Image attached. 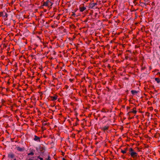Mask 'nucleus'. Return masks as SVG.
I'll list each match as a JSON object with an SVG mask.
<instances>
[{
    "mask_svg": "<svg viewBox=\"0 0 160 160\" xmlns=\"http://www.w3.org/2000/svg\"><path fill=\"white\" fill-rule=\"evenodd\" d=\"M42 5L41 7L45 6L50 8H51V7L52 5V3L49 1V0H48L46 2L42 1Z\"/></svg>",
    "mask_w": 160,
    "mask_h": 160,
    "instance_id": "nucleus-1",
    "label": "nucleus"
},
{
    "mask_svg": "<svg viewBox=\"0 0 160 160\" xmlns=\"http://www.w3.org/2000/svg\"><path fill=\"white\" fill-rule=\"evenodd\" d=\"M130 155L131 157L133 158L134 159H135L137 158L138 156V154L137 152H130Z\"/></svg>",
    "mask_w": 160,
    "mask_h": 160,
    "instance_id": "nucleus-2",
    "label": "nucleus"
},
{
    "mask_svg": "<svg viewBox=\"0 0 160 160\" xmlns=\"http://www.w3.org/2000/svg\"><path fill=\"white\" fill-rule=\"evenodd\" d=\"M97 5V3H91L89 5V8H92L95 6Z\"/></svg>",
    "mask_w": 160,
    "mask_h": 160,
    "instance_id": "nucleus-3",
    "label": "nucleus"
},
{
    "mask_svg": "<svg viewBox=\"0 0 160 160\" xmlns=\"http://www.w3.org/2000/svg\"><path fill=\"white\" fill-rule=\"evenodd\" d=\"M50 97L51 98V100L54 101L56 100L58 98V97L57 96H50Z\"/></svg>",
    "mask_w": 160,
    "mask_h": 160,
    "instance_id": "nucleus-4",
    "label": "nucleus"
},
{
    "mask_svg": "<svg viewBox=\"0 0 160 160\" xmlns=\"http://www.w3.org/2000/svg\"><path fill=\"white\" fill-rule=\"evenodd\" d=\"M109 127V126H105L102 128V130H103V131L105 132L106 130L108 129Z\"/></svg>",
    "mask_w": 160,
    "mask_h": 160,
    "instance_id": "nucleus-5",
    "label": "nucleus"
},
{
    "mask_svg": "<svg viewBox=\"0 0 160 160\" xmlns=\"http://www.w3.org/2000/svg\"><path fill=\"white\" fill-rule=\"evenodd\" d=\"M137 112L136 111V108H134L133 109V111L131 112H130L128 113V114H129L130 113H133L134 114H136Z\"/></svg>",
    "mask_w": 160,
    "mask_h": 160,
    "instance_id": "nucleus-6",
    "label": "nucleus"
},
{
    "mask_svg": "<svg viewBox=\"0 0 160 160\" xmlns=\"http://www.w3.org/2000/svg\"><path fill=\"white\" fill-rule=\"evenodd\" d=\"M17 150L19 151H22L24 150V148H21L19 147L16 148Z\"/></svg>",
    "mask_w": 160,
    "mask_h": 160,
    "instance_id": "nucleus-7",
    "label": "nucleus"
},
{
    "mask_svg": "<svg viewBox=\"0 0 160 160\" xmlns=\"http://www.w3.org/2000/svg\"><path fill=\"white\" fill-rule=\"evenodd\" d=\"M14 155L13 153H10L8 154V157L11 158H12L14 157Z\"/></svg>",
    "mask_w": 160,
    "mask_h": 160,
    "instance_id": "nucleus-8",
    "label": "nucleus"
},
{
    "mask_svg": "<svg viewBox=\"0 0 160 160\" xmlns=\"http://www.w3.org/2000/svg\"><path fill=\"white\" fill-rule=\"evenodd\" d=\"M86 9V8L84 7H81L80 8V11L81 12H83Z\"/></svg>",
    "mask_w": 160,
    "mask_h": 160,
    "instance_id": "nucleus-9",
    "label": "nucleus"
},
{
    "mask_svg": "<svg viewBox=\"0 0 160 160\" xmlns=\"http://www.w3.org/2000/svg\"><path fill=\"white\" fill-rule=\"evenodd\" d=\"M128 150V148H125L124 150H122L121 151V152L123 153V154H124L126 153L127 150Z\"/></svg>",
    "mask_w": 160,
    "mask_h": 160,
    "instance_id": "nucleus-10",
    "label": "nucleus"
},
{
    "mask_svg": "<svg viewBox=\"0 0 160 160\" xmlns=\"http://www.w3.org/2000/svg\"><path fill=\"white\" fill-rule=\"evenodd\" d=\"M34 140L35 141L39 140L40 141V138L36 136H35Z\"/></svg>",
    "mask_w": 160,
    "mask_h": 160,
    "instance_id": "nucleus-11",
    "label": "nucleus"
},
{
    "mask_svg": "<svg viewBox=\"0 0 160 160\" xmlns=\"http://www.w3.org/2000/svg\"><path fill=\"white\" fill-rule=\"evenodd\" d=\"M155 79L158 83H159L160 82V79L159 78H155Z\"/></svg>",
    "mask_w": 160,
    "mask_h": 160,
    "instance_id": "nucleus-12",
    "label": "nucleus"
},
{
    "mask_svg": "<svg viewBox=\"0 0 160 160\" xmlns=\"http://www.w3.org/2000/svg\"><path fill=\"white\" fill-rule=\"evenodd\" d=\"M140 4H141V6L142 7H144V5L145 6H146V3H143V2H140Z\"/></svg>",
    "mask_w": 160,
    "mask_h": 160,
    "instance_id": "nucleus-13",
    "label": "nucleus"
},
{
    "mask_svg": "<svg viewBox=\"0 0 160 160\" xmlns=\"http://www.w3.org/2000/svg\"><path fill=\"white\" fill-rule=\"evenodd\" d=\"M129 151L130 152H134V150L132 148H129Z\"/></svg>",
    "mask_w": 160,
    "mask_h": 160,
    "instance_id": "nucleus-14",
    "label": "nucleus"
},
{
    "mask_svg": "<svg viewBox=\"0 0 160 160\" xmlns=\"http://www.w3.org/2000/svg\"><path fill=\"white\" fill-rule=\"evenodd\" d=\"M131 92L132 94H134L135 93H137V91L134 90H132Z\"/></svg>",
    "mask_w": 160,
    "mask_h": 160,
    "instance_id": "nucleus-15",
    "label": "nucleus"
},
{
    "mask_svg": "<svg viewBox=\"0 0 160 160\" xmlns=\"http://www.w3.org/2000/svg\"><path fill=\"white\" fill-rule=\"evenodd\" d=\"M34 154V153L32 152H30L28 154V155H33Z\"/></svg>",
    "mask_w": 160,
    "mask_h": 160,
    "instance_id": "nucleus-16",
    "label": "nucleus"
},
{
    "mask_svg": "<svg viewBox=\"0 0 160 160\" xmlns=\"http://www.w3.org/2000/svg\"><path fill=\"white\" fill-rule=\"evenodd\" d=\"M145 115L148 117H149L150 116V113L148 112H146Z\"/></svg>",
    "mask_w": 160,
    "mask_h": 160,
    "instance_id": "nucleus-17",
    "label": "nucleus"
},
{
    "mask_svg": "<svg viewBox=\"0 0 160 160\" xmlns=\"http://www.w3.org/2000/svg\"><path fill=\"white\" fill-rule=\"evenodd\" d=\"M37 158L40 159V160H43V158L40 157V156H38Z\"/></svg>",
    "mask_w": 160,
    "mask_h": 160,
    "instance_id": "nucleus-18",
    "label": "nucleus"
},
{
    "mask_svg": "<svg viewBox=\"0 0 160 160\" xmlns=\"http://www.w3.org/2000/svg\"><path fill=\"white\" fill-rule=\"evenodd\" d=\"M101 111H102V112H106V111H105V109L104 108H103V109H102V110Z\"/></svg>",
    "mask_w": 160,
    "mask_h": 160,
    "instance_id": "nucleus-19",
    "label": "nucleus"
},
{
    "mask_svg": "<svg viewBox=\"0 0 160 160\" xmlns=\"http://www.w3.org/2000/svg\"><path fill=\"white\" fill-rule=\"evenodd\" d=\"M3 16V12H0V17Z\"/></svg>",
    "mask_w": 160,
    "mask_h": 160,
    "instance_id": "nucleus-20",
    "label": "nucleus"
},
{
    "mask_svg": "<svg viewBox=\"0 0 160 160\" xmlns=\"http://www.w3.org/2000/svg\"><path fill=\"white\" fill-rule=\"evenodd\" d=\"M128 56H126L125 57V59H128Z\"/></svg>",
    "mask_w": 160,
    "mask_h": 160,
    "instance_id": "nucleus-21",
    "label": "nucleus"
},
{
    "mask_svg": "<svg viewBox=\"0 0 160 160\" xmlns=\"http://www.w3.org/2000/svg\"><path fill=\"white\" fill-rule=\"evenodd\" d=\"M157 75H159L160 76V72H158L157 73Z\"/></svg>",
    "mask_w": 160,
    "mask_h": 160,
    "instance_id": "nucleus-22",
    "label": "nucleus"
},
{
    "mask_svg": "<svg viewBox=\"0 0 160 160\" xmlns=\"http://www.w3.org/2000/svg\"><path fill=\"white\" fill-rule=\"evenodd\" d=\"M75 15V14L74 13H73L72 15V16H74Z\"/></svg>",
    "mask_w": 160,
    "mask_h": 160,
    "instance_id": "nucleus-23",
    "label": "nucleus"
},
{
    "mask_svg": "<svg viewBox=\"0 0 160 160\" xmlns=\"http://www.w3.org/2000/svg\"><path fill=\"white\" fill-rule=\"evenodd\" d=\"M62 160H66L65 158H62Z\"/></svg>",
    "mask_w": 160,
    "mask_h": 160,
    "instance_id": "nucleus-24",
    "label": "nucleus"
},
{
    "mask_svg": "<svg viewBox=\"0 0 160 160\" xmlns=\"http://www.w3.org/2000/svg\"><path fill=\"white\" fill-rule=\"evenodd\" d=\"M5 13V16H6V17H7V14L6 13Z\"/></svg>",
    "mask_w": 160,
    "mask_h": 160,
    "instance_id": "nucleus-25",
    "label": "nucleus"
},
{
    "mask_svg": "<svg viewBox=\"0 0 160 160\" xmlns=\"http://www.w3.org/2000/svg\"><path fill=\"white\" fill-rule=\"evenodd\" d=\"M127 109H129L130 108V107H127Z\"/></svg>",
    "mask_w": 160,
    "mask_h": 160,
    "instance_id": "nucleus-26",
    "label": "nucleus"
},
{
    "mask_svg": "<svg viewBox=\"0 0 160 160\" xmlns=\"http://www.w3.org/2000/svg\"><path fill=\"white\" fill-rule=\"evenodd\" d=\"M28 160H33L32 159H30Z\"/></svg>",
    "mask_w": 160,
    "mask_h": 160,
    "instance_id": "nucleus-27",
    "label": "nucleus"
},
{
    "mask_svg": "<svg viewBox=\"0 0 160 160\" xmlns=\"http://www.w3.org/2000/svg\"><path fill=\"white\" fill-rule=\"evenodd\" d=\"M13 160H16V158H15V159H14Z\"/></svg>",
    "mask_w": 160,
    "mask_h": 160,
    "instance_id": "nucleus-28",
    "label": "nucleus"
},
{
    "mask_svg": "<svg viewBox=\"0 0 160 160\" xmlns=\"http://www.w3.org/2000/svg\"><path fill=\"white\" fill-rule=\"evenodd\" d=\"M159 48L160 49V46L159 47Z\"/></svg>",
    "mask_w": 160,
    "mask_h": 160,
    "instance_id": "nucleus-29",
    "label": "nucleus"
},
{
    "mask_svg": "<svg viewBox=\"0 0 160 160\" xmlns=\"http://www.w3.org/2000/svg\"><path fill=\"white\" fill-rule=\"evenodd\" d=\"M144 1H146V0H144Z\"/></svg>",
    "mask_w": 160,
    "mask_h": 160,
    "instance_id": "nucleus-30",
    "label": "nucleus"
},
{
    "mask_svg": "<svg viewBox=\"0 0 160 160\" xmlns=\"http://www.w3.org/2000/svg\"><path fill=\"white\" fill-rule=\"evenodd\" d=\"M88 1V0H87V1Z\"/></svg>",
    "mask_w": 160,
    "mask_h": 160,
    "instance_id": "nucleus-31",
    "label": "nucleus"
}]
</instances>
